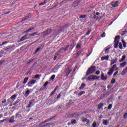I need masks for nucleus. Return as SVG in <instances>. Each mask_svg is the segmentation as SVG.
<instances>
[{"mask_svg":"<svg viewBox=\"0 0 127 127\" xmlns=\"http://www.w3.org/2000/svg\"><path fill=\"white\" fill-rule=\"evenodd\" d=\"M95 71H96V67L92 66L91 67H89L87 70L86 76H88V75H91V74L95 73Z\"/></svg>","mask_w":127,"mask_h":127,"instance_id":"f257e3e1","label":"nucleus"},{"mask_svg":"<svg viewBox=\"0 0 127 127\" xmlns=\"http://www.w3.org/2000/svg\"><path fill=\"white\" fill-rule=\"evenodd\" d=\"M98 79H100V76L95 75H91L88 77L87 81H94L95 80H98Z\"/></svg>","mask_w":127,"mask_h":127,"instance_id":"f03ea898","label":"nucleus"},{"mask_svg":"<svg viewBox=\"0 0 127 127\" xmlns=\"http://www.w3.org/2000/svg\"><path fill=\"white\" fill-rule=\"evenodd\" d=\"M120 36H117L115 38V44H114V48H118L119 46V40H120Z\"/></svg>","mask_w":127,"mask_h":127,"instance_id":"7ed1b4c3","label":"nucleus"},{"mask_svg":"<svg viewBox=\"0 0 127 127\" xmlns=\"http://www.w3.org/2000/svg\"><path fill=\"white\" fill-rule=\"evenodd\" d=\"M35 83H36V80L33 79L28 82V86L32 87V86H33L34 84H35Z\"/></svg>","mask_w":127,"mask_h":127,"instance_id":"20e7f679","label":"nucleus"},{"mask_svg":"<svg viewBox=\"0 0 127 127\" xmlns=\"http://www.w3.org/2000/svg\"><path fill=\"white\" fill-rule=\"evenodd\" d=\"M82 123L86 124L88 126H90V120H89V119H87V118H83L82 119Z\"/></svg>","mask_w":127,"mask_h":127,"instance_id":"39448f33","label":"nucleus"},{"mask_svg":"<svg viewBox=\"0 0 127 127\" xmlns=\"http://www.w3.org/2000/svg\"><path fill=\"white\" fill-rule=\"evenodd\" d=\"M82 123L86 124L88 126H90V120H89V119H87V118H83L82 119Z\"/></svg>","mask_w":127,"mask_h":127,"instance_id":"423d86ee","label":"nucleus"},{"mask_svg":"<svg viewBox=\"0 0 127 127\" xmlns=\"http://www.w3.org/2000/svg\"><path fill=\"white\" fill-rule=\"evenodd\" d=\"M111 5L113 6V7H117L119 5V1H116L115 2H112L111 3Z\"/></svg>","mask_w":127,"mask_h":127,"instance_id":"0eeeda50","label":"nucleus"},{"mask_svg":"<svg viewBox=\"0 0 127 127\" xmlns=\"http://www.w3.org/2000/svg\"><path fill=\"white\" fill-rule=\"evenodd\" d=\"M109 58H110V57L109 56H107L106 57H101V61H104V60H106L108 61V60L109 59Z\"/></svg>","mask_w":127,"mask_h":127,"instance_id":"6e6552de","label":"nucleus"},{"mask_svg":"<svg viewBox=\"0 0 127 127\" xmlns=\"http://www.w3.org/2000/svg\"><path fill=\"white\" fill-rule=\"evenodd\" d=\"M16 98V95L14 94L9 99V100H11V102H13V101H14V100H15V99Z\"/></svg>","mask_w":127,"mask_h":127,"instance_id":"1a4fd4ad","label":"nucleus"},{"mask_svg":"<svg viewBox=\"0 0 127 127\" xmlns=\"http://www.w3.org/2000/svg\"><path fill=\"white\" fill-rule=\"evenodd\" d=\"M14 116H12L9 120V123H14Z\"/></svg>","mask_w":127,"mask_h":127,"instance_id":"9d476101","label":"nucleus"},{"mask_svg":"<svg viewBox=\"0 0 127 127\" xmlns=\"http://www.w3.org/2000/svg\"><path fill=\"white\" fill-rule=\"evenodd\" d=\"M107 75H105L104 73L101 74V79L102 80H107Z\"/></svg>","mask_w":127,"mask_h":127,"instance_id":"9b49d317","label":"nucleus"},{"mask_svg":"<svg viewBox=\"0 0 127 127\" xmlns=\"http://www.w3.org/2000/svg\"><path fill=\"white\" fill-rule=\"evenodd\" d=\"M114 72V70L112 68H110L109 71L108 72V74L109 76H112V74Z\"/></svg>","mask_w":127,"mask_h":127,"instance_id":"f8f14e48","label":"nucleus"},{"mask_svg":"<svg viewBox=\"0 0 127 127\" xmlns=\"http://www.w3.org/2000/svg\"><path fill=\"white\" fill-rule=\"evenodd\" d=\"M34 30V28L32 27V28H31L28 29L26 31H25L24 32V33H28V32H31V30Z\"/></svg>","mask_w":127,"mask_h":127,"instance_id":"ddd939ff","label":"nucleus"},{"mask_svg":"<svg viewBox=\"0 0 127 127\" xmlns=\"http://www.w3.org/2000/svg\"><path fill=\"white\" fill-rule=\"evenodd\" d=\"M29 94H30V90H27L25 93V96L28 97L29 96Z\"/></svg>","mask_w":127,"mask_h":127,"instance_id":"4468645a","label":"nucleus"},{"mask_svg":"<svg viewBox=\"0 0 127 127\" xmlns=\"http://www.w3.org/2000/svg\"><path fill=\"white\" fill-rule=\"evenodd\" d=\"M120 66H121V67H126V66H127V62H124V63L120 64Z\"/></svg>","mask_w":127,"mask_h":127,"instance_id":"2eb2a0df","label":"nucleus"},{"mask_svg":"<svg viewBox=\"0 0 127 127\" xmlns=\"http://www.w3.org/2000/svg\"><path fill=\"white\" fill-rule=\"evenodd\" d=\"M84 87H86V84L84 83L81 84V86L79 87V90H82L84 89Z\"/></svg>","mask_w":127,"mask_h":127,"instance_id":"dca6fc26","label":"nucleus"},{"mask_svg":"<svg viewBox=\"0 0 127 127\" xmlns=\"http://www.w3.org/2000/svg\"><path fill=\"white\" fill-rule=\"evenodd\" d=\"M78 0H75L73 4V7H76V6H74V4H76V5H78V3H79Z\"/></svg>","mask_w":127,"mask_h":127,"instance_id":"f3484780","label":"nucleus"},{"mask_svg":"<svg viewBox=\"0 0 127 127\" xmlns=\"http://www.w3.org/2000/svg\"><path fill=\"white\" fill-rule=\"evenodd\" d=\"M13 47H14V45H12L10 47H8L5 49V50L6 51H8V50H9V49H10V48H13Z\"/></svg>","mask_w":127,"mask_h":127,"instance_id":"a211bd4d","label":"nucleus"},{"mask_svg":"<svg viewBox=\"0 0 127 127\" xmlns=\"http://www.w3.org/2000/svg\"><path fill=\"white\" fill-rule=\"evenodd\" d=\"M127 72V67H126L122 71V75H125Z\"/></svg>","mask_w":127,"mask_h":127,"instance_id":"6ab92c4d","label":"nucleus"},{"mask_svg":"<svg viewBox=\"0 0 127 127\" xmlns=\"http://www.w3.org/2000/svg\"><path fill=\"white\" fill-rule=\"evenodd\" d=\"M103 124V125H104V126H108V124H109V121H108V120H104Z\"/></svg>","mask_w":127,"mask_h":127,"instance_id":"aec40b11","label":"nucleus"},{"mask_svg":"<svg viewBox=\"0 0 127 127\" xmlns=\"http://www.w3.org/2000/svg\"><path fill=\"white\" fill-rule=\"evenodd\" d=\"M115 63H117V59L115 60H112L111 61V65H113V64H115Z\"/></svg>","mask_w":127,"mask_h":127,"instance_id":"412c9836","label":"nucleus"},{"mask_svg":"<svg viewBox=\"0 0 127 127\" xmlns=\"http://www.w3.org/2000/svg\"><path fill=\"white\" fill-rule=\"evenodd\" d=\"M26 37H27V36L26 35L23 36L20 40V41H23V40H25L26 39Z\"/></svg>","mask_w":127,"mask_h":127,"instance_id":"4be33fe9","label":"nucleus"},{"mask_svg":"<svg viewBox=\"0 0 127 127\" xmlns=\"http://www.w3.org/2000/svg\"><path fill=\"white\" fill-rule=\"evenodd\" d=\"M126 60V56H123L121 60H120V62H123Z\"/></svg>","mask_w":127,"mask_h":127,"instance_id":"5701e85b","label":"nucleus"},{"mask_svg":"<svg viewBox=\"0 0 127 127\" xmlns=\"http://www.w3.org/2000/svg\"><path fill=\"white\" fill-rule=\"evenodd\" d=\"M122 43L123 44V47H124V48H126V47H127V44L124 40H122Z\"/></svg>","mask_w":127,"mask_h":127,"instance_id":"b1692460","label":"nucleus"},{"mask_svg":"<svg viewBox=\"0 0 127 127\" xmlns=\"http://www.w3.org/2000/svg\"><path fill=\"white\" fill-rule=\"evenodd\" d=\"M103 106H104V104H103L102 103L100 104L99 105H98V109L99 110H101V109H102V108H103Z\"/></svg>","mask_w":127,"mask_h":127,"instance_id":"393cba45","label":"nucleus"},{"mask_svg":"<svg viewBox=\"0 0 127 127\" xmlns=\"http://www.w3.org/2000/svg\"><path fill=\"white\" fill-rule=\"evenodd\" d=\"M27 81H28V77H25L24 79L23 84H26Z\"/></svg>","mask_w":127,"mask_h":127,"instance_id":"a878e982","label":"nucleus"},{"mask_svg":"<svg viewBox=\"0 0 127 127\" xmlns=\"http://www.w3.org/2000/svg\"><path fill=\"white\" fill-rule=\"evenodd\" d=\"M93 18H94V19L97 20V19H100V18H101V17H98L97 15H94V16H93Z\"/></svg>","mask_w":127,"mask_h":127,"instance_id":"bb28decb","label":"nucleus"},{"mask_svg":"<svg viewBox=\"0 0 127 127\" xmlns=\"http://www.w3.org/2000/svg\"><path fill=\"white\" fill-rule=\"evenodd\" d=\"M29 36H35V35H37V32H35L32 34H30Z\"/></svg>","mask_w":127,"mask_h":127,"instance_id":"cd10ccee","label":"nucleus"},{"mask_svg":"<svg viewBox=\"0 0 127 127\" xmlns=\"http://www.w3.org/2000/svg\"><path fill=\"white\" fill-rule=\"evenodd\" d=\"M35 79H38L39 80V79H40V76L39 75V74H36L35 75Z\"/></svg>","mask_w":127,"mask_h":127,"instance_id":"c85d7f7f","label":"nucleus"},{"mask_svg":"<svg viewBox=\"0 0 127 127\" xmlns=\"http://www.w3.org/2000/svg\"><path fill=\"white\" fill-rule=\"evenodd\" d=\"M84 94H85V91H82L79 92L78 95L82 96V95H84Z\"/></svg>","mask_w":127,"mask_h":127,"instance_id":"c756f323","label":"nucleus"},{"mask_svg":"<svg viewBox=\"0 0 127 127\" xmlns=\"http://www.w3.org/2000/svg\"><path fill=\"white\" fill-rule=\"evenodd\" d=\"M55 92H56V89H55L54 91H53L51 92L50 95H51V96H53V95H54V94H55Z\"/></svg>","mask_w":127,"mask_h":127,"instance_id":"7c9ffc66","label":"nucleus"},{"mask_svg":"<svg viewBox=\"0 0 127 127\" xmlns=\"http://www.w3.org/2000/svg\"><path fill=\"white\" fill-rule=\"evenodd\" d=\"M69 48V45L67 46L65 48H63V50L64 51H66V50Z\"/></svg>","mask_w":127,"mask_h":127,"instance_id":"2f4dec72","label":"nucleus"},{"mask_svg":"<svg viewBox=\"0 0 127 127\" xmlns=\"http://www.w3.org/2000/svg\"><path fill=\"white\" fill-rule=\"evenodd\" d=\"M119 47L120 49H123V45L122 44V43H119Z\"/></svg>","mask_w":127,"mask_h":127,"instance_id":"473e14b6","label":"nucleus"},{"mask_svg":"<svg viewBox=\"0 0 127 127\" xmlns=\"http://www.w3.org/2000/svg\"><path fill=\"white\" fill-rule=\"evenodd\" d=\"M69 1V0H64L62 2H61L60 3H62L63 2H64L65 3H67V2Z\"/></svg>","mask_w":127,"mask_h":127,"instance_id":"72a5a7b5","label":"nucleus"},{"mask_svg":"<svg viewBox=\"0 0 127 127\" xmlns=\"http://www.w3.org/2000/svg\"><path fill=\"white\" fill-rule=\"evenodd\" d=\"M112 107H113V105L112 104H109V105L108 107V110H111V109H112Z\"/></svg>","mask_w":127,"mask_h":127,"instance_id":"f704fd0d","label":"nucleus"},{"mask_svg":"<svg viewBox=\"0 0 127 127\" xmlns=\"http://www.w3.org/2000/svg\"><path fill=\"white\" fill-rule=\"evenodd\" d=\"M116 82V79L115 78H113L111 80L112 84H114Z\"/></svg>","mask_w":127,"mask_h":127,"instance_id":"c9c22d12","label":"nucleus"},{"mask_svg":"<svg viewBox=\"0 0 127 127\" xmlns=\"http://www.w3.org/2000/svg\"><path fill=\"white\" fill-rule=\"evenodd\" d=\"M118 73H119V71H116V72L114 73L113 76H114V77H116V75H118Z\"/></svg>","mask_w":127,"mask_h":127,"instance_id":"e433bc0d","label":"nucleus"},{"mask_svg":"<svg viewBox=\"0 0 127 127\" xmlns=\"http://www.w3.org/2000/svg\"><path fill=\"white\" fill-rule=\"evenodd\" d=\"M101 37H106V33L103 32V34L101 35Z\"/></svg>","mask_w":127,"mask_h":127,"instance_id":"4c0bfd02","label":"nucleus"},{"mask_svg":"<svg viewBox=\"0 0 127 127\" xmlns=\"http://www.w3.org/2000/svg\"><path fill=\"white\" fill-rule=\"evenodd\" d=\"M116 67H117V64H114L113 65V66L112 67L111 69H113V70H115V68H116Z\"/></svg>","mask_w":127,"mask_h":127,"instance_id":"58836bf2","label":"nucleus"},{"mask_svg":"<svg viewBox=\"0 0 127 127\" xmlns=\"http://www.w3.org/2000/svg\"><path fill=\"white\" fill-rule=\"evenodd\" d=\"M39 50H40V48H38L35 52V54H36V53H37L38 51H39Z\"/></svg>","mask_w":127,"mask_h":127,"instance_id":"ea45409f","label":"nucleus"},{"mask_svg":"<svg viewBox=\"0 0 127 127\" xmlns=\"http://www.w3.org/2000/svg\"><path fill=\"white\" fill-rule=\"evenodd\" d=\"M54 79H55V75H53L51 77V80H53Z\"/></svg>","mask_w":127,"mask_h":127,"instance_id":"a19ab883","label":"nucleus"},{"mask_svg":"<svg viewBox=\"0 0 127 127\" xmlns=\"http://www.w3.org/2000/svg\"><path fill=\"white\" fill-rule=\"evenodd\" d=\"M85 17H86V15H81V16L79 17V18H85Z\"/></svg>","mask_w":127,"mask_h":127,"instance_id":"79ce46f5","label":"nucleus"},{"mask_svg":"<svg viewBox=\"0 0 127 127\" xmlns=\"http://www.w3.org/2000/svg\"><path fill=\"white\" fill-rule=\"evenodd\" d=\"M124 119H127V113H125L123 116Z\"/></svg>","mask_w":127,"mask_h":127,"instance_id":"37998d69","label":"nucleus"},{"mask_svg":"<svg viewBox=\"0 0 127 127\" xmlns=\"http://www.w3.org/2000/svg\"><path fill=\"white\" fill-rule=\"evenodd\" d=\"M92 127H97V124H96L95 122L93 123L92 124Z\"/></svg>","mask_w":127,"mask_h":127,"instance_id":"c03bdc74","label":"nucleus"},{"mask_svg":"<svg viewBox=\"0 0 127 127\" xmlns=\"http://www.w3.org/2000/svg\"><path fill=\"white\" fill-rule=\"evenodd\" d=\"M45 3H46V2L44 1L43 2L39 3V5H43L45 4Z\"/></svg>","mask_w":127,"mask_h":127,"instance_id":"a18cd8bd","label":"nucleus"},{"mask_svg":"<svg viewBox=\"0 0 127 127\" xmlns=\"http://www.w3.org/2000/svg\"><path fill=\"white\" fill-rule=\"evenodd\" d=\"M71 124H76V120H72Z\"/></svg>","mask_w":127,"mask_h":127,"instance_id":"49530a36","label":"nucleus"},{"mask_svg":"<svg viewBox=\"0 0 127 127\" xmlns=\"http://www.w3.org/2000/svg\"><path fill=\"white\" fill-rule=\"evenodd\" d=\"M109 50H110V48H108L105 50V53H109Z\"/></svg>","mask_w":127,"mask_h":127,"instance_id":"de8ad7c7","label":"nucleus"},{"mask_svg":"<svg viewBox=\"0 0 127 127\" xmlns=\"http://www.w3.org/2000/svg\"><path fill=\"white\" fill-rule=\"evenodd\" d=\"M47 85H48V81H46L44 84V87H46V86H47Z\"/></svg>","mask_w":127,"mask_h":127,"instance_id":"09e8293b","label":"nucleus"},{"mask_svg":"<svg viewBox=\"0 0 127 127\" xmlns=\"http://www.w3.org/2000/svg\"><path fill=\"white\" fill-rule=\"evenodd\" d=\"M95 74H96V75H99V74H100V71H99V70H97V71L95 72Z\"/></svg>","mask_w":127,"mask_h":127,"instance_id":"8fccbe9b","label":"nucleus"},{"mask_svg":"<svg viewBox=\"0 0 127 127\" xmlns=\"http://www.w3.org/2000/svg\"><path fill=\"white\" fill-rule=\"evenodd\" d=\"M125 34H127V31H123V33L122 34V36H124L125 35Z\"/></svg>","mask_w":127,"mask_h":127,"instance_id":"3c124183","label":"nucleus"},{"mask_svg":"<svg viewBox=\"0 0 127 127\" xmlns=\"http://www.w3.org/2000/svg\"><path fill=\"white\" fill-rule=\"evenodd\" d=\"M14 105V106H18V101H16Z\"/></svg>","mask_w":127,"mask_h":127,"instance_id":"603ef678","label":"nucleus"},{"mask_svg":"<svg viewBox=\"0 0 127 127\" xmlns=\"http://www.w3.org/2000/svg\"><path fill=\"white\" fill-rule=\"evenodd\" d=\"M59 52H60L61 53H63V49L61 48L60 50H59Z\"/></svg>","mask_w":127,"mask_h":127,"instance_id":"864d4df0","label":"nucleus"},{"mask_svg":"<svg viewBox=\"0 0 127 127\" xmlns=\"http://www.w3.org/2000/svg\"><path fill=\"white\" fill-rule=\"evenodd\" d=\"M76 48H80L81 47V46L79 44H77L76 46Z\"/></svg>","mask_w":127,"mask_h":127,"instance_id":"5fc2aeb1","label":"nucleus"},{"mask_svg":"<svg viewBox=\"0 0 127 127\" xmlns=\"http://www.w3.org/2000/svg\"><path fill=\"white\" fill-rule=\"evenodd\" d=\"M91 33V31L89 30L87 33H86V35H89L90 33Z\"/></svg>","mask_w":127,"mask_h":127,"instance_id":"6e6d98bb","label":"nucleus"},{"mask_svg":"<svg viewBox=\"0 0 127 127\" xmlns=\"http://www.w3.org/2000/svg\"><path fill=\"white\" fill-rule=\"evenodd\" d=\"M32 102H30L29 104V108H30V107H31L32 105Z\"/></svg>","mask_w":127,"mask_h":127,"instance_id":"4d7b16f0","label":"nucleus"},{"mask_svg":"<svg viewBox=\"0 0 127 127\" xmlns=\"http://www.w3.org/2000/svg\"><path fill=\"white\" fill-rule=\"evenodd\" d=\"M49 31V30H48L45 32H44V33H45L46 34H47V33H48V32Z\"/></svg>","mask_w":127,"mask_h":127,"instance_id":"13d9d810","label":"nucleus"},{"mask_svg":"<svg viewBox=\"0 0 127 127\" xmlns=\"http://www.w3.org/2000/svg\"><path fill=\"white\" fill-rule=\"evenodd\" d=\"M56 59H57V56H55L54 58V61H55V60H56Z\"/></svg>","mask_w":127,"mask_h":127,"instance_id":"bf43d9fd","label":"nucleus"},{"mask_svg":"<svg viewBox=\"0 0 127 127\" xmlns=\"http://www.w3.org/2000/svg\"><path fill=\"white\" fill-rule=\"evenodd\" d=\"M70 118H75V114H73L72 115H71Z\"/></svg>","mask_w":127,"mask_h":127,"instance_id":"052dcab7","label":"nucleus"},{"mask_svg":"<svg viewBox=\"0 0 127 127\" xmlns=\"http://www.w3.org/2000/svg\"><path fill=\"white\" fill-rule=\"evenodd\" d=\"M6 43H7V42H4L2 43V45H4V44H6Z\"/></svg>","mask_w":127,"mask_h":127,"instance_id":"680f3d73","label":"nucleus"},{"mask_svg":"<svg viewBox=\"0 0 127 127\" xmlns=\"http://www.w3.org/2000/svg\"><path fill=\"white\" fill-rule=\"evenodd\" d=\"M6 102V100H4L2 101V103L3 104V103H5Z\"/></svg>","mask_w":127,"mask_h":127,"instance_id":"e2e57ef3","label":"nucleus"},{"mask_svg":"<svg viewBox=\"0 0 127 127\" xmlns=\"http://www.w3.org/2000/svg\"><path fill=\"white\" fill-rule=\"evenodd\" d=\"M96 15H98V16L100 15V13H99V12H97L96 13Z\"/></svg>","mask_w":127,"mask_h":127,"instance_id":"0e129e2a","label":"nucleus"},{"mask_svg":"<svg viewBox=\"0 0 127 127\" xmlns=\"http://www.w3.org/2000/svg\"><path fill=\"white\" fill-rule=\"evenodd\" d=\"M4 121H5V120H1L0 122L1 123H3Z\"/></svg>","mask_w":127,"mask_h":127,"instance_id":"69168bd1","label":"nucleus"},{"mask_svg":"<svg viewBox=\"0 0 127 127\" xmlns=\"http://www.w3.org/2000/svg\"><path fill=\"white\" fill-rule=\"evenodd\" d=\"M8 13H9V12H6L4 13V14H8Z\"/></svg>","mask_w":127,"mask_h":127,"instance_id":"338daca9","label":"nucleus"},{"mask_svg":"<svg viewBox=\"0 0 127 127\" xmlns=\"http://www.w3.org/2000/svg\"><path fill=\"white\" fill-rule=\"evenodd\" d=\"M40 91H43V88H41L40 89Z\"/></svg>","mask_w":127,"mask_h":127,"instance_id":"774afa93","label":"nucleus"}]
</instances>
